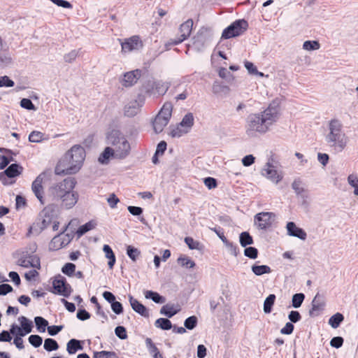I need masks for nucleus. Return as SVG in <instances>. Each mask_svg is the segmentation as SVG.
<instances>
[{
  "mask_svg": "<svg viewBox=\"0 0 358 358\" xmlns=\"http://www.w3.org/2000/svg\"><path fill=\"white\" fill-rule=\"evenodd\" d=\"M148 85V87L145 90L146 92H150L155 89L159 95H164L170 87L171 83L169 82L157 80L152 82L149 81Z\"/></svg>",
  "mask_w": 358,
  "mask_h": 358,
  "instance_id": "nucleus-16",
  "label": "nucleus"
},
{
  "mask_svg": "<svg viewBox=\"0 0 358 358\" xmlns=\"http://www.w3.org/2000/svg\"><path fill=\"white\" fill-rule=\"evenodd\" d=\"M344 320V316L341 313H336L329 319V324L334 329L338 328Z\"/></svg>",
  "mask_w": 358,
  "mask_h": 358,
  "instance_id": "nucleus-34",
  "label": "nucleus"
},
{
  "mask_svg": "<svg viewBox=\"0 0 358 358\" xmlns=\"http://www.w3.org/2000/svg\"><path fill=\"white\" fill-rule=\"evenodd\" d=\"M311 308L308 311V315L311 317L318 316L324 310L326 306L324 297L317 293L311 302Z\"/></svg>",
  "mask_w": 358,
  "mask_h": 358,
  "instance_id": "nucleus-14",
  "label": "nucleus"
},
{
  "mask_svg": "<svg viewBox=\"0 0 358 358\" xmlns=\"http://www.w3.org/2000/svg\"><path fill=\"white\" fill-rule=\"evenodd\" d=\"M213 92L215 94H229L230 89L228 86L224 85L223 83L215 81L212 87Z\"/></svg>",
  "mask_w": 358,
  "mask_h": 358,
  "instance_id": "nucleus-31",
  "label": "nucleus"
},
{
  "mask_svg": "<svg viewBox=\"0 0 358 358\" xmlns=\"http://www.w3.org/2000/svg\"><path fill=\"white\" fill-rule=\"evenodd\" d=\"M49 291L55 294L69 297L73 292L71 286L67 282L66 279L58 274L52 280V287Z\"/></svg>",
  "mask_w": 358,
  "mask_h": 358,
  "instance_id": "nucleus-8",
  "label": "nucleus"
},
{
  "mask_svg": "<svg viewBox=\"0 0 358 358\" xmlns=\"http://www.w3.org/2000/svg\"><path fill=\"white\" fill-rule=\"evenodd\" d=\"M180 311V306H175L173 303H167L161 308L160 314L165 315L168 318H171Z\"/></svg>",
  "mask_w": 358,
  "mask_h": 358,
  "instance_id": "nucleus-22",
  "label": "nucleus"
},
{
  "mask_svg": "<svg viewBox=\"0 0 358 358\" xmlns=\"http://www.w3.org/2000/svg\"><path fill=\"white\" fill-rule=\"evenodd\" d=\"M173 104L171 102L164 103L162 108L156 115L152 122L153 129L155 133L159 134L168 124L172 115Z\"/></svg>",
  "mask_w": 358,
  "mask_h": 358,
  "instance_id": "nucleus-6",
  "label": "nucleus"
},
{
  "mask_svg": "<svg viewBox=\"0 0 358 358\" xmlns=\"http://www.w3.org/2000/svg\"><path fill=\"white\" fill-rule=\"evenodd\" d=\"M76 182L73 178H66L63 181L54 184L48 190V197L53 202H60L66 209L73 208L78 200V194L73 191Z\"/></svg>",
  "mask_w": 358,
  "mask_h": 358,
  "instance_id": "nucleus-1",
  "label": "nucleus"
},
{
  "mask_svg": "<svg viewBox=\"0 0 358 358\" xmlns=\"http://www.w3.org/2000/svg\"><path fill=\"white\" fill-rule=\"evenodd\" d=\"M17 264L24 268L33 267L40 268V259L34 255L29 254L27 251L22 252L17 260Z\"/></svg>",
  "mask_w": 358,
  "mask_h": 358,
  "instance_id": "nucleus-12",
  "label": "nucleus"
},
{
  "mask_svg": "<svg viewBox=\"0 0 358 358\" xmlns=\"http://www.w3.org/2000/svg\"><path fill=\"white\" fill-rule=\"evenodd\" d=\"M68 226H66L64 230L59 233V234L56 235L53 237V238L51 240L50 244H49V248L51 250H57L62 248H64V243L62 238V235L64 233V231L66 230Z\"/></svg>",
  "mask_w": 358,
  "mask_h": 358,
  "instance_id": "nucleus-24",
  "label": "nucleus"
},
{
  "mask_svg": "<svg viewBox=\"0 0 358 358\" xmlns=\"http://www.w3.org/2000/svg\"><path fill=\"white\" fill-rule=\"evenodd\" d=\"M301 180L300 179H296L292 182V187L297 196L306 199L308 198V195L306 194V190L301 186Z\"/></svg>",
  "mask_w": 358,
  "mask_h": 358,
  "instance_id": "nucleus-28",
  "label": "nucleus"
},
{
  "mask_svg": "<svg viewBox=\"0 0 358 358\" xmlns=\"http://www.w3.org/2000/svg\"><path fill=\"white\" fill-rule=\"evenodd\" d=\"M45 176V173L42 172L36 178L31 185L32 192L42 205L45 203V199L43 197L44 191L42 185Z\"/></svg>",
  "mask_w": 358,
  "mask_h": 358,
  "instance_id": "nucleus-15",
  "label": "nucleus"
},
{
  "mask_svg": "<svg viewBox=\"0 0 358 358\" xmlns=\"http://www.w3.org/2000/svg\"><path fill=\"white\" fill-rule=\"evenodd\" d=\"M276 215L272 212H261L255 215V224L259 229H269L275 221Z\"/></svg>",
  "mask_w": 358,
  "mask_h": 358,
  "instance_id": "nucleus-11",
  "label": "nucleus"
},
{
  "mask_svg": "<svg viewBox=\"0 0 358 358\" xmlns=\"http://www.w3.org/2000/svg\"><path fill=\"white\" fill-rule=\"evenodd\" d=\"M43 135L41 131H33L29 135V141L32 143H39L43 140Z\"/></svg>",
  "mask_w": 358,
  "mask_h": 358,
  "instance_id": "nucleus-54",
  "label": "nucleus"
},
{
  "mask_svg": "<svg viewBox=\"0 0 358 358\" xmlns=\"http://www.w3.org/2000/svg\"><path fill=\"white\" fill-rule=\"evenodd\" d=\"M85 157V149L80 145H73L57 163L55 169V174L62 176L76 173L82 167Z\"/></svg>",
  "mask_w": 358,
  "mask_h": 358,
  "instance_id": "nucleus-3",
  "label": "nucleus"
},
{
  "mask_svg": "<svg viewBox=\"0 0 358 358\" xmlns=\"http://www.w3.org/2000/svg\"><path fill=\"white\" fill-rule=\"evenodd\" d=\"M278 118V106L274 103L262 113L250 114L247 117L246 131L248 135L254 132L266 133L269 127Z\"/></svg>",
  "mask_w": 358,
  "mask_h": 358,
  "instance_id": "nucleus-2",
  "label": "nucleus"
},
{
  "mask_svg": "<svg viewBox=\"0 0 358 358\" xmlns=\"http://www.w3.org/2000/svg\"><path fill=\"white\" fill-rule=\"evenodd\" d=\"M28 340L29 343L34 348L40 347L43 343L42 337L36 334L29 336Z\"/></svg>",
  "mask_w": 358,
  "mask_h": 358,
  "instance_id": "nucleus-53",
  "label": "nucleus"
},
{
  "mask_svg": "<svg viewBox=\"0 0 358 358\" xmlns=\"http://www.w3.org/2000/svg\"><path fill=\"white\" fill-rule=\"evenodd\" d=\"M205 185L209 189H212L217 186V180L212 177H207L203 179Z\"/></svg>",
  "mask_w": 358,
  "mask_h": 358,
  "instance_id": "nucleus-63",
  "label": "nucleus"
},
{
  "mask_svg": "<svg viewBox=\"0 0 358 358\" xmlns=\"http://www.w3.org/2000/svg\"><path fill=\"white\" fill-rule=\"evenodd\" d=\"M34 322L36 329L39 332L43 333L45 331L46 327L48 325V322L45 318L41 316H36L34 317Z\"/></svg>",
  "mask_w": 358,
  "mask_h": 358,
  "instance_id": "nucleus-40",
  "label": "nucleus"
},
{
  "mask_svg": "<svg viewBox=\"0 0 358 358\" xmlns=\"http://www.w3.org/2000/svg\"><path fill=\"white\" fill-rule=\"evenodd\" d=\"M344 339L341 336L333 337L330 341V345L335 348H340L342 347Z\"/></svg>",
  "mask_w": 358,
  "mask_h": 358,
  "instance_id": "nucleus-60",
  "label": "nucleus"
},
{
  "mask_svg": "<svg viewBox=\"0 0 358 358\" xmlns=\"http://www.w3.org/2000/svg\"><path fill=\"white\" fill-rule=\"evenodd\" d=\"M218 74L220 78L225 79L229 83L234 79L233 75L224 67L220 69Z\"/></svg>",
  "mask_w": 358,
  "mask_h": 358,
  "instance_id": "nucleus-55",
  "label": "nucleus"
},
{
  "mask_svg": "<svg viewBox=\"0 0 358 358\" xmlns=\"http://www.w3.org/2000/svg\"><path fill=\"white\" fill-rule=\"evenodd\" d=\"M91 303H94L96 308V314L101 315L105 320H108V316L101 309V305L98 302V299L96 296H93L90 299Z\"/></svg>",
  "mask_w": 358,
  "mask_h": 358,
  "instance_id": "nucleus-50",
  "label": "nucleus"
},
{
  "mask_svg": "<svg viewBox=\"0 0 358 358\" xmlns=\"http://www.w3.org/2000/svg\"><path fill=\"white\" fill-rule=\"evenodd\" d=\"M213 36V31L210 28L201 27L196 35L193 38L194 48L200 51L208 43Z\"/></svg>",
  "mask_w": 358,
  "mask_h": 358,
  "instance_id": "nucleus-9",
  "label": "nucleus"
},
{
  "mask_svg": "<svg viewBox=\"0 0 358 358\" xmlns=\"http://www.w3.org/2000/svg\"><path fill=\"white\" fill-rule=\"evenodd\" d=\"M184 241L190 250H201L203 249V245L201 244V243L195 241L192 237L187 236L185 238Z\"/></svg>",
  "mask_w": 358,
  "mask_h": 358,
  "instance_id": "nucleus-41",
  "label": "nucleus"
},
{
  "mask_svg": "<svg viewBox=\"0 0 358 358\" xmlns=\"http://www.w3.org/2000/svg\"><path fill=\"white\" fill-rule=\"evenodd\" d=\"M18 321L20 323L21 327H18L16 324H13L10 329V332L12 335L24 336L31 332L34 327L32 321L25 316L19 317Z\"/></svg>",
  "mask_w": 358,
  "mask_h": 358,
  "instance_id": "nucleus-10",
  "label": "nucleus"
},
{
  "mask_svg": "<svg viewBox=\"0 0 358 358\" xmlns=\"http://www.w3.org/2000/svg\"><path fill=\"white\" fill-rule=\"evenodd\" d=\"M20 106L24 109L29 110H36L37 108L35 106V105L32 103V101L27 98H23L20 101Z\"/></svg>",
  "mask_w": 358,
  "mask_h": 358,
  "instance_id": "nucleus-52",
  "label": "nucleus"
},
{
  "mask_svg": "<svg viewBox=\"0 0 358 358\" xmlns=\"http://www.w3.org/2000/svg\"><path fill=\"white\" fill-rule=\"evenodd\" d=\"M348 182L351 187H354V194L358 196V175L354 173L349 175Z\"/></svg>",
  "mask_w": 358,
  "mask_h": 358,
  "instance_id": "nucleus-45",
  "label": "nucleus"
},
{
  "mask_svg": "<svg viewBox=\"0 0 358 358\" xmlns=\"http://www.w3.org/2000/svg\"><path fill=\"white\" fill-rule=\"evenodd\" d=\"M141 75V71L138 69L124 73L122 80V85L126 87L134 85L139 79Z\"/></svg>",
  "mask_w": 358,
  "mask_h": 358,
  "instance_id": "nucleus-19",
  "label": "nucleus"
},
{
  "mask_svg": "<svg viewBox=\"0 0 358 358\" xmlns=\"http://www.w3.org/2000/svg\"><path fill=\"white\" fill-rule=\"evenodd\" d=\"M258 254H259L258 250L255 247H252V246L247 247L246 246L244 250V255L250 259H257L258 257Z\"/></svg>",
  "mask_w": 358,
  "mask_h": 358,
  "instance_id": "nucleus-48",
  "label": "nucleus"
},
{
  "mask_svg": "<svg viewBox=\"0 0 358 358\" xmlns=\"http://www.w3.org/2000/svg\"><path fill=\"white\" fill-rule=\"evenodd\" d=\"M6 44L0 36V68L7 67L13 63V59L9 52L4 48Z\"/></svg>",
  "mask_w": 358,
  "mask_h": 358,
  "instance_id": "nucleus-18",
  "label": "nucleus"
},
{
  "mask_svg": "<svg viewBox=\"0 0 358 358\" xmlns=\"http://www.w3.org/2000/svg\"><path fill=\"white\" fill-rule=\"evenodd\" d=\"M129 301L132 309L136 313L145 317H149L148 310L143 304L134 299L131 295H129Z\"/></svg>",
  "mask_w": 358,
  "mask_h": 358,
  "instance_id": "nucleus-20",
  "label": "nucleus"
},
{
  "mask_svg": "<svg viewBox=\"0 0 358 358\" xmlns=\"http://www.w3.org/2000/svg\"><path fill=\"white\" fill-rule=\"evenodd\" d=\"M83 341L77 340L76 338L71 339L66 346V350L70 355L75 354L78 350H82L83 346L82 345Z\"/></svg>",
  "mask_w": 358,
  "mask_h": 358,
  "instance_id": "nucleus-26",
  "label": "nucleus"
},
{
  "mask_svg": "<svg viewBox=\"0 0 358 358\" xmlns=\"http://www.w3.org/2000/svg\"><path fill=\"white\" fill-rule=\"evenodd\" d=\"M76 271V265L73 263H66L64 265V266L62 268V272L71 277L73 276Z\"/></svg>",
  "mask_w": 358,
  "mask_h": 358,
  "instance_id": "nucleus-49",
  "label": "nucleus"
},
{
  "mask_svg": "<svg viewBox=\"0 0 358 358\" xmlns=\"http://www.w3.org/2000/svg\"><path fill=\"white\" fill-rule=\"evenodd\" d=\"M115 334L121 340L127 338L126 328L123 326H117L115 329Z\"/></svg>",
  "mask_w": 358,
  "mask_h": 358,
  "instance_id": "nucleus-58",
  "label": "nucleus"
},
{
  "mask_svg": "<svg viewBox=\"0 0 358 358\" xmlns=\"http://www.w3.org/2000/svg\"><path fill=\"white\" fill-rule=\"evenodd\" d=\"M59 344L53 338H46L44 341L43 348L48 352L57 350L59 349Z\"/></svg>",
  "mask_w": 358,
  "mask_h": 358,
  "instance_id": "nucleus-42",
  "label": "nucleus"
},
{
  "mask_svg": "<svg viewBox=\"0 0 358 358\" xmlns=\"http://www.w3.org/2000/svg\"><path fill=\"white\" fill-rule=\"evenodd\" d=\"M248 28V22L244 20H236L225 28L222 34V38L229 39L243 34Z\"/></svg>",
  "mask_w": 358,
  "mask_h": 358,
  "instance_id": "nucleus-7",
  "label": "nucleus"
},
{
  "mask_svg": "<svg viewBox=\"0 0 358 358\" xmlns=\"http://www.w3.org/2000/svg\"><path fill=\"white\" fill-rule=\"evenodd\" d=\"M103 251L105 253L106 257L108 259V265L109 268L110 269L113 268L115 264L116 258L112 248L108 245H104L103 247Z\"/></svg>",
  "mask_w": 358,
  "mask_h": 358,
  "instance_id": "nucleus-29",
  "label": "nucleus"
},
{
  "mask_svg": "<svg viewBox=\"0 0 358 358\" xmlns=\"http://www.w3.org/2000/svg\"><path fill=\"white\" fill-rule=\"evenodd\" d=\"M320 48V44L317 41H306L303 44V48L306 50H316Z\"/></svg>",
  "mask_w": 358,
  "mask_h": 358,
  "instance_id": "nucleus-47",
  "label": "nucleus"
},
{
  "mask_svg": "<svg viewBox=\"0 0 358 358\" xmlns=\"http://www.w3.org/2000/svg\"><path fill=\"white\" fill-rule=\"evenodd\" d=\"M178 263L182 266L187 268H192L196 266L195 262L189 257L181 255L177 259Z\"/></svg>",
  "mask_w": 358,
  "mask_h": 358,
  "instance_id": "nucleus-38",
  "label": "nucleus"
},
{
  "mask_svg": "<svg viewBox=\"0 0 358 358\" xmlns=\"http://www.w3.org/2000/svg\"><path fill=\"white\" fill-rule=\"evenodd\" d=\"M95 225L96 224L93 221H90L85 223V224L80 226L76 231V235L78 238H80L85 233L94 229L95 227Z\"/></svg>",
  "mask_w": 358,
  "mask_h": 358,
  "instance_id": "nucleus-37",
  "label": "nucleus"
},
{
  "mask_svg": "<svg viewBox=\"0 0 358 358\" xmlns=\"http://www.w3.org/2000/svg\"><path fill=\"white\" fill-rule=\"evenodd\" d=\"M239 242L242 247L245 248L248 245L253 244L254 241L249 232L243 231L239 235Z\"/></svg>",
  "mask_w": 358,
  "mask_h": 358,
  "instance_id": "nucleus-33",
  "label": "nucleus"
},
{
  "mask_svg": "<svg viewBox=\"0 0 358 358\" xmlns=\"http://www.w3.org/2000/svg\"><path fill=\"white\" fill-rule=\"evenodd\" d=\"M106 143L110 145L115 152V157L125 159L130 153L131 146L125 136L121 131L113 129L106 133Z\"/></svg>",
  "mask_w": 358,
  "mask_h": 358,
  "instance_id": "nucleus-5",
  "label": "nucleus"
},
{
  "mask_svg": "<svg viewBox=\"0 0 358 358\" xmlns=\"http://www.w3.org/2000/svg\"><path fill=\"white\" fill-rule=\"evenodd\" d=\"M155 326L162 330H169L173 327L171 322L168 318L164 317L157 319L155 322Z\"/></svg>",
  "mask_w": 358,
  "mask_h": 358,
  "instance_id": "nucleus-35",
  "label": "nucleus"
},
{
  "mask_svg": "<svg viewBox=\"0 0 358 358\" xmlns=\"http://www.w3.org/2000/svg\"><path fill=\"white\" fill-rule=\"evenodd\" d=\"M287 234L290 236L296 237L301 240H306L307 234L306 231L298 227L294 222H288L286 226Z\"/></svg>",
  "mask_w": 358,
  "mask_h": 358,
  "instance_id": "nucleus-17",
  "label": "nucleus"
},
{
  "mask_svg": "<svg viewBox=\"0 0 358 358\" xmlns=\"http://www.w3.org/2000/svg\"><path fill=\"white\" fill-rule=\"evenodd\" d=\"M266 168H264L262 170V175L270 179L271 181H273L275 183H278L280 182L282 179V177H280L277 171L272 169V166L270 163H266Z\"/></svg>",
  "mask_w": 358,
  "mask_h": 358,
  "instance_id": "nucleus-21",
  "label": "nucleus"
},
{
  "mask_svg": "<svg viewBox=\"0 0 358 358\" xmlns=\"http://www.w3.org/2000/svg\"><path fill=\"white\" fill-rule=\"evenodd\" d=\"M90 313L84 308L78 309L76 314L77 318L81 321H85L90 319Z\"/></svg>",
  "mask_w": 358,
  "mask_h": 358,
  "instance_id": "nucleus-64",
  "label": "nucleus"
},
{
  "mask_svg": "<svg viewBox=\"0 0 358 358\" xmlns=\"http://www.w3.org/2000/svg\"><path fill=\"white\" fill-rule=\"evenodd\" d=\"M198 324V319L195 315L187 317L184 322L185 327L188 330L194 329Z\"/></svg>",
  "mask_w": 358,
  "mask_h": 358,
  "instance_id": "nucleus-46",
  "label": "nucleus"
},
{
  "mask_svg": "<svg viewBox=\"0 0 358 358\" xmlns=\"http://www.w3.org/2000/svg\"><path fill=\"white\" fill-rule=\"evenodd\" d=\"M251 270L252 273L257 276L268 274L271 272V269L268 266L257 265V264H255L251 266Z\"/></svg>",
  "mask_w": 358,
  "mask_h": 358,
  "instance_id": "nucleus-30",
  "label": "nucleus"
},
{
  "mask_svg": "<svg viewBox=\"0 0 358 358\" xmlns=\"http://www.w3.org/2000/svg\"><path fill=\"white\" fill-rule=\"evenodd\" d=\"M329 133L325 141L327 144L337 152H342L348 141V136L343 130V124L338 119H332L329 122Z\"/></svg>",
  "mask_w": 358,
  "mask_h": 358,
  "instance_id": "nucleus-4",
  "label": "nucleus"
},
{
  "mask_svg": "<svg viewBox=\"0 0 358 358\" xmlns=\"http://www.w3.org/2000/svg\"><path fill=\"white\" fill-rule=\"evenodd\" d=\"M245 69L248 70L249 73L252 75H259V76H264V73L259 72L257 67L254 65L253 63L246 61L244 63Z\"/></svg>",
  "mask_w": 358,
  "mask_h": 358,
  "instance_id": "nucleus-51",
  "label": "nucleus"
},
{
  "mask_svg": "<svg viewBox=\"0 0 358 358\" xmlns=\"http://www.w3.org/2000/svg\"><path fill=\"white\" fill-rule=\"evenodd\" d=\"M305 299V294L303 293L294 294L292 297V306L294 308H299L301 306Z\"/></svg>",
  "mask_w": 358,
  "mask_h": 358,
  "instance_id": "nucleus-43",
  "label": "nucleus"
},
{
  "mask_svg": "<svg viewBox=\"0 0 358 358\" xmlns=\"http://www.w3.org/2000/svg\"><path fill=\"white\" fill-rule=\"evenodd\" d=\"M145 297L148 299L152 300L156 303H164L166 301L164 296L152 290L146 291L145 293Z\"/></svg>",
  "mask_w": 358,
  "mask_h": 358,
  "instance_id": "nucleus-32",
  "label": "nucleus"
},
{
  "mask_svg": "<svg viewBox=\"0 0 358 358\" xmlns=\"http://www.w3.org/2000/svg\"><path fill=\"white\" fill-rule=\"evenodd\" d=\"M193 27V20L192 19H188L187 21H185L184 23H182L179 28V31L180 33V37L176 39H171L169 45H178L182 41H184L185 39H187Z\"/></svg>",
  "mask_w": 358,
  "mask_h": 358,
  "instance_id": "nucleus-13",
  "label": "nucleus"
},
{
  "mask_svg": "<svg viewBox=\"0 0 358 358\" xmlns=\"http://www.w3.org/2000/svg\"><path fill=\"white\" fill-rule=\"evenodd\" d=\"M127 255L133 262H135L137 258L140 256L141 251L132 245H128L127 247Z\"/></svg>",
  "mask_w": 358,
  "mask_h": 358,
  "instance_id": "nucleus-44",
  "label": "nucleus"
},
{
  "mask_svg": "<svg viewBox=\"0 0 358 358\" xmlns=\"http://www.w3.org/2000/svg\"><path fill=\"white\" fill-rule=\"evenodd\" d=\"M116 354L115 352H109V351H101L96 352L94 354V358H112L115 357Z\"/></svg>",
  "mask_w": 358,
  "mask_h": 358,
  "instance_id": "nucleus-59",
  "label": "nucleus"
},
{
  "mask_svg": "<svg viewBox=\"0 0 358 358\" xmlns=\"http://www.w3.org/2000/svg\"><path fill=\"white\" fill-rule=\"evenodd\" d=\"M115 155V150L110 146L106 147L99 157V162L102 164H107L111 157Z\"/></svg>",
  "mask_w": 358,
  "mask_h": 358,
  "instance_id": "nucleus-27",
  "label": "nucleus"
},
{
  "mask_svg": "<svg viewBox=\"0 0 358 358\" xmlns=\"http://www.w3.org/2000/svg\"><path fill=\"white\" fill-rule=\"evenodd\" d=\"M80 50H73L64 56V59L67 63H72L79 55Z\"/></svg>",
  "mask_w": 358,
  "mask_h": 358,
  "instance_id": "nucleus-56",
  "label": "nucleus"
},
{
  "mask_svg": "<svg viewBox=\"0 0 358 358\" xmlns=\"http://www.w3.org/2000/svg\"><path fill=\"white\" fill-rule=\"evenodd\" d=\"M276 296L274 294H269L264 301V312L265 313H270L272 311V308L274 305Z\"/></svg>",
  "mask_w": 358,
  "mask_h": 358,
  "instance_id": "nucleus-36",
  "label": "nucleus"
},
{
  "mask_svg": "<svg viewBox=\"0 0 358 358\" xmlns=\"http://www.w3.org/2000/svg\"><path fill=\"white\" fill-rule=\"evenodd\" d=\"M139 42V37L134 36L121 43L123 52H129L135 48Z\"/></svg>",
  "mask_w": 358,
  "mask_h": 358,
  "instance_id": "nucleus-25",
  "label": "nucleus"
},
{
  "mask_svg": "<svg viewBox=\"0 0 358 358\" xmlns=\"http://www.w3.org/2000/svg\"><path fill=\"white\" fill-rule=\"evenodd\" d=\"M110 306H111L112 310L116 315H120L124 311V308H123L122 304L120 302H119V301H117L116 300L114 302H113L110 304Z\"/></svg>",
  "mask_w": 358,
  "mask_h": 358,
  "instance_id": "nucleus-62",
  "label": "nucleus"
},
{
  "mask_svg": "<svg viewBox=\"0 0 358 358\" xmlns=\"http://www.w3.org/2000/svg\"><path fill=\"white\" fill-rule=\"evenodd\" d=\"M194 115L192 113H187L180 122L179 126L186 127L188 130L194 125Z\"/></svg>",
  "mask_w": 358,
  "mask_h": 358,
  "instance_id": "nucleus-39",
  "label": "nucleus"
},
{
  "mask_svg": "<svg viewBox=\"0 0 358 358\" xmlns=\"http://www.w3.org/2000/svg\"><path fill=\"white\" fill-rule=\"evenodd\" d=\"M224 245L228 248L229 251L235 257H237L239 250L236 245H234L232 242L229 241L227 239V242L223 243Z\"/></svg>",
  "mask_w": 358,
  "mask_h": 358,
  "instance_id": "nucleus-61",
  "label": "nucleus"
},
{
  "mask_svg": "<svg viewBox=\"0 0 358 358\" xmlns=\"http://www.w3.org/2000/svg\"><path fill=\"white\" fill-rule=\"evenodd\" d=\"M23 171L22 166L17 163L11 164L4 170V173L7 174V177L13 178L18 176Z\"/></svg>",
  "mask_w": 358,
  "mask_h": 358,
  "instance_id": "nucleus-23",
  "label": "nucleus"
},
{
  "mask_svg": "<svg viewBox=\"0 0 358 358\" xmlns=\"http://www.w3.org/2000/svg\"><path fill=\"white\" fill-rule=\"evenodd\" d=\"M15 85V83L8 76H3L0 77V87H12Z\"/></svg>",
  "mask_w": 358,
  "mask_h": 358,
  "instance_id": "nucleus-57",
  "label": "nucleus"
}]
</instances>
